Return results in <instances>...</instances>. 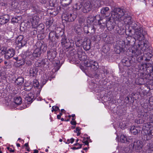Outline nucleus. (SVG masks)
Wrapping results in <instances>:
<instances>
[{
  "instance_id": "1",
  "label": "nucleus",
  "mask_w": 153,
  "mask_h": 153,
  "mask_svg": "<svg viewBox=\"0 0 153 153\" xmlns=\"http://www.w3.org/2000/svg\"><path fill=\"white\" fill-rule=\"evenodd\" d=\"M147 45L144 41H140L137 45H134L130 51L129 54L131 55L132 61L136 62H140L143 59V51L146 49Z\"/></svg>"
},
{
  "instance_id": "2",
  "label": "nucleus",
  "mask_w": 153,
  "mask_h": 153,
  "mask_svg": "<svg viewBox=\"0 0 153 153\" xmlns=\"http://www.w3.org/2000/svg\"><path fill=\"white\" fill-rule=\"evenodd\" d=\"M111 17L115 21H123L126 24L130 25L132 22L130 13H124L123 9L114 8L112 12Z\"/></svg>"
},
{
  "instance_id": "3",
  "label": "nucleus",
  "mask_w": 153,
  "mask_h": 153,
  "mask_svg": "<svg viewBox=\"0 0 153 153\" xmlns=\"http://www.w3.org/2000/svg\"><path fill=\"white\" fill-rule=\"evenodd\" d=\"M143 146V143L142 141L136 140L133 143L130 144L128 147L125 148L124 150L126 152L130 153L134 149L137 152H140Z\"/></svg>"
},
{
  "instance_id": "4",
  "label": "nucleus",
  "mask_w": 153,
  "mask_h": 153,
  "mask_svg": "<svg viewBox=\"0 0 153 153\" xmlns=\"http://www.w3.org/2000/svg\"><path fill=\"white\" fill-rule=\"evenodd\" d=\"M94 20H97L98 21V23L99 25H102V26L103 27H105L106 26L108 28V27H110L111 29H113L114 27L112 25H111L110 26H108V22H107V20L105 19H100V16L99 15H97L93 18Z\"/></svg>"
},
{
  "instance_id": "5",
  "label": "nucleus",
  "mask_w": 153,
  "mask_h": 153,
  "mask_svg": "<svg viewBox=\"0 0 153 153\" xmlns=\"http://www.w3.org/2000/svg\"><path fill=\"white\" fill-rule=\"evenodd\" d=\"M85 65L87 67L90 68H91L96 70L99 68L97 62L95 61L89 60L86 61L85 62Z\"/></svg>"
},
{
  "instance_id": "6",
  "label": "nucleus",
  "mask_w": 153,
  "mask_h": 153,
  "mask_svg": "<svg viewBox=\"0 0 153 153\" xmlns=\"http://www.w3.org/2000/svg\"><path fill=\"white\" fill-rule=\"evenodd\" d=\"M143 132L144 140H149L151 139L152 137L153 136V132H152V131H151L150 130H149L145 128H144Z\"/></svg>"
},
{
  "instance_id": "7",
  "label": "nucleus",
  "mask_w": 153,
  "mask_h": 153,
  "mask_svg": "<svg viewBox=\"0 0 153 153\" xmlns=\"http://www.w3.org/2000/svg\"><path fill=\"white\" fill-rule=\"evenodd\" d=\"M63 16L65 18V21L68 22L74 21L77 16L76 13H65L63 15Z\"/></svg>"
},
{
  "instance_id": "8",
  "label": "nucleus",
  "mask_w": 153,
  "mask_h": 153,
  "mask_svg": "<svg viewBox=\"0 0 153 153\" xmlns=\"http://www.w3.org/2000/svg\"><path fill=\"white\" fill-rule=\"evenodd\" d=\"M82 11L84 13H87L90 11L92 7L90 1H85L82 5Z\"/></svg>"
},
{
  "instance_id": "9",
  "label": "nucleus",
  "mask_w": 153,
  "mask_h": 153,
  "mask_svg": "<svg viewBox=\"0 0 153 153\" xmlns=\"http://www.w3.org/2000/svg\"><path fill=\"white\" fill-rule=\"evenodd\" d=\"M57 52L55 49H51L47 52V57L49 60H52L56 56Z\"/></svg>"
},
{
  "instance_id": "10",
  "label": "nucleus",
  "mask_w": 153,
  "mask_h": 153,
  "mask_svg": "<svg viewBox=\"0 0 153 153\" xmlns=\"http://www.w3.org/2000/svg\"><path fill=\"white\" fill-rule=\"evenodd\" d=\"M153 152V144L148 143L142 150V153H152Z\"/></svg>"
},
{
  "instance_id": "11",
  "label": "nucleus",
  "mask_w": 153,
  "mask_h": 153,
  "mask_svg": "<svg viewBox=\"0 0 153 153\" xmlns=\"http://www.w3.org/2000/svg\"><path fill=\"white\" fill-rule=\"evenodd\" d=\"M133 139L132 137H127L125 135L122 134L120 137V141L123 143H126L132 141Z\"/></svg>"
},
{
  "instance_id": "12",
  "label": "nucleus",
  "mask_w": 153,
  "mask_h": 153,
  "mask_svg": "<svg viewBox=\"0 0 153 153\" xmlns=\"http://www.w3.org/2000/svg\"><path fill=\"white\" fill-rule=\"evenodd\" d=\"M77 53L79 59L81 61H84V64L85 61L90 59H87V56L86 55L85 52H82L80 51H78Z\"/></svg>"
},
{
  "instance_id": "13",
  "label": "nucleus",
  "mask_w": 153,
  "mask_h": 153,
  "mask_svg": "<svg viewBox=\"0 0 153 153\" xmlns=\"http://www.w3.org/2000/svg\"><path fill=\"white\" fill-rule=\"evenodd\" d=\"M143 36L142 33L141 31L140 30H136L135 33V39L136 40H139L140 41H144V40H142L143 39Z\"/></svg>"
},
{
  "instance_id": "14",
  "label": "nucleus",
  "mask_w": 153,
  "mask_h": 153,
  "mask_svg": "<svg viewBox=\"0 0 153 153\" xmlns=\"http://www.w3.org/2000/svg\"><path fill=\"white\" fill-rule=\"evenodd\" d=\"M15 54L14 50L13 49L10 48L6 51L5 55V58L7 59H9L13 57Z\"/></svg>"
},
{
  "instance_id": "15",
  "label": "nucleus",
  "mask_w": 153,
  "mask_h": 153,
  "mask_svg": "<svg viewBox=\"0 0 153 153\" xmlns=\"http://www.w3.org/2000/svg\"><path fill=\"white\" fill-rule=\"evenodd\" d=\"M39 51V49H36L34 51V52L32 55L31 54L29 55V57H26L27 59V60L28 59V58H29V57H30V58H31V60H32L34 59L35 58H36L39 56L40 55V53Z\"/></svg>"
},
{
  "instance_id": "16",
  "label": "nucleus",
  "mask_w": 153,
  "mask_h": 153,
  "mask_svg": "<svg viewBox=\"0 0 153 153\" xmlns=\"http://www.w3.org/2000/svg\"><path fill=\"white\" fill-rule=\"evenodd\" d=\"M9 16L8 14H6L0 17V24H4L8 22Z\"/></svg>"
},
{
  "instance_id": "17",
  "label": "nucleus",
  "mask_w": 153,
  "mask_h": 153,
  "mask_svg": "<svg viewBox=\"0 0 153 153\" xmlns=\"http://www.w3.org/2000/svg\"><path fill=\"white\" fill-rule=\"evenodd\" d=\"M39 17L36 15H33L32 16L30 21L33 26L38 25L39 24Z\"/></svg>"
},
{
  "instance_id": "18",
  "label": "nucleus",
  "mask_w": 153,
  "mask_h": 153,
  "mask_svg": "<svg viewBox=\"0 0 153 153\" xmlns=\"http://www.w3.org/2000/svg\"><path fill=\"white\" fill-rule=\"evenodd\" d=\"M122 63L123 66L128 67L131 65L133 62H132L131 59V60L127 58L123 59L122 60Z\"/></svg>"
},
{
  "instance_id": "19",
  "label": "nucleus",
  "mask_w": 153,
  "mask_h": 153,
  "mask_svg": "<svg viewBox=\"0 0 153 153\" xmlns=\"http://www.w3.org/2000/svg\"><path fill=\"white\" fill-rule=\"evenodd\" d=\"M32 94L30 93L28 94H26L23 96L25 100L29 103H31L32 102V100L34 98L33 95H32Z\"/></svg>"
},
{
  "instance_id": "20",
  "label": "nucleus",
  "mask_w": 153,
  "mask_h": 153,
  "mask_svg": "<svg viewBox=\"0 0 153 153\" xmlns=\"http://www.w3.org/2000/svg\"><path fill=\"white\" fill-rule=\"evenodd\" d=\"M152 119L153 118V115H152L150 117ZM151 121L153 122V120ZM149 130H150L151 131L153 132V122L148 123L145 124V127H144Z\"/></svg>"
},
{
  "instance_id": "21",
  "label": "nucleus",
  "mask_w": 153,
  "mask_h": 153,
  "mask_svg": "<svg viewBox=\"0 0 153 153\" xmlns=\"http://www.w3.org/2000/svg\"><path fill=\"white\" fill-rule=\"evenodd\" d=\"M91 42L90 40L87 39L84 41L83 43V48L86 51L89 50L90 48Z\"/></svg>"
},
{
  "instance_id": "22",
  "label": "nucleus",
  "mask_w": 153,
  "mask_h": 153,
  "mask_svg": "<svg viewBox=\"0 0 153 153\" xmlns=\"http://www.w3.org/2000/svg\"><path fill=\"white\" fill-rule=\"evenodd\" d=\"M140 128L138 127L132 126L130 131L134 135H136L139 133L140 131Z\"/></svg>"
},
{
  "instance_id": "23",
  "label": "nucleus",
  "mask_w": 153,
  "mask_h": 153,
  "mask_svg": "<svg viewBox=\"0 0 153 153\" xmlns=\"http://www.w3.org/2000/svg\"><path fill=\"white\" fill-rule=\"evenodd\" d=\"M92 6H94V7H98L100 6V0H91L90 1Z\"/></svg>"
},
{
  "instance_id": "24",
  "label": "nucleus",
  "mask_w": 153,
  "mask_h": 153,
  "mask_svg": "<svg viewBox=\"0 0 153 153\" xmlns=\"http://www.w3.org/2000/svg\"><path fill=\"white\" fill-rule=\"evenodd\" d=\"M61 44L64 47L68 46V45H67L68 42L67 41V39L66 36L65 35H61Z\"/></svg>"
},
{
  "instance_id": "25",
  "label": "nucleus",
  "mask_w": 153,
  "mask_h": 153,
  "mask_svg": "<svg viewBox=\"0 0 153 153\" xmlns=\"http://www.w3.org/2000/svg\"><path fill=\"white\" fill-rule=\"evenodd\" d=\"M37 70L36 68H32L30 69V76H35L37 73Z\"/></svg>"
},
{
  "instance_id": "26",
  "label": "nucleus",
  "mask_w": 153,
  "mask_h": 153,
  "mask_svg": "<svg viewBox=\"0 0 153 153\" xmlns=\"http://www.w3.org/2000/svg\"><path fill=\"white\" fill-rule=\"evenodd\" d=\"M24 78L22 77L18 78L15 81L16 83L18 85L21 86L24 82Z\"/></svg>"
},
{
  "instance_id": "27",
  "label": "nucleus",
  "mask_w": 153,
  "mask_h": 153,
  "mask_svg": "<svg viewBox=\"0 0 153 153\" xmlns=\"http://www.w3.org/2000/svg\"><path fill=\"white\" fill-rule=\"evenodd\" d=\"M14 102L17 105L21 104L22 102V99L20 97H16L14 99Z\"/></svg>"
},
{
  "instance_id": "28",
  "label": "nucleus",
  "mask_w": 153,
  "mask_h": 153,
  "mask_svg": "<svg viewBox=\"0 0 153 153\" xmlns=\"http://www.w3.org/2000/svg\"><path fill=\"white\" fill-rule=\"evenodd\" d=\"M147 64L146 63L141 64L139 65V68L140 70L141 71H147L146 70L149 67L147 68Z\"/></svg>"
},
{
  "instance_id": "29",
  "label": "nucleus",
  "mask_w": 153,
  "mask_h": 153,
  "mask_svg": "<svg viewBox=\"0 0 153 153\" xmlns=\"http://www.w3.org/2000/svg\"><path fill=\"white\" fill-rule=\"evenodd\" d=\"M23 39V37L22 35H20L17 39L19 43H20L21 45L23 46H24L26 43L24 41Z\"/></svg>"
},
{
  "instance_id": "30",
  "label": "nucleus",
  "mask_w": 153,
  "mask_h": 153,
  "mask_svg": "<svg viewBox=\"0 0 153 153\" xmlns=\"http://www.w3.org/2000/svg\"><path fill=\"white\" fill-rule=\"evenodd\" d=\"M129 25L132 27L133 29L135 30H138L139 28L138 25L135 22L133 21L131 23L130 25Z\"/></svg>"
},
{
  "instance_id": "31",
  "label": "nucleus",
  "mask_w": 153,
  "mask_h": 153,
  "mask_svg": "<svg viewBox=\"0 0 153 153\" xmlns=\"http://www.w3.org/2000/svg\"><path fill=\"white\" fill-rule=\"evenodd\" d=\"M146 70L149 76L153 78V67L152 66L149 67Z\"/></svg>"
},
{
  "instance_id": "32",
  "label": "nucleus",
  "mask_w": 153,
  "mask_h": 153,
  "mask_svg": "<svg viewBox=\"0 0 153 153\" xmlns=\"http://www.w3.org/2000/svg\"><path fill=\"white\" fill-rule=\"evenodd\" d=\"M81 7V4L79 3H76L73 6V9L75 10H79Z\"/></svg>"
},
{
  "instance_id": "33",
  "label": "nucleus",
  "mask_w": 153,
  "mask_h": 153,
  "mask_svg": "<svg viewBox=\"0 0 153 153\" xmlns=\"http://www.w3.org/2000/svg\"><path fill=\"white\" fill-rule=\"evenodd\" d=\"M56 34L55 33L54 31H51L49 35V38L50 39L53 41V38L54 36H55Z\"/></svg>"
},
{
  "instance_id": "34",
  "label": "nucleus",
  "mask_w": 153,
  "mask_h": 153,
  "mask_svg": "<svg viewBox=\"0 0 153 153\" xmlns=\"http://www.w3.org/2000/svg\"><path fill=\"white\" fill-rule=\"evenodd\" d=\"M109 10L108 7H103L101 10V13L102 14H105Z\"/></svg>"
},
{
  "instance_id": "35",
  "label": "nucleus",
  "mask_w": 153,
  "mask_h": 153,
  "mask_svg": "<svg viewBox=\"0 0 153 153\" xmlns=\"http://www.w3.org/2000/svg\"><path fill=\"white\" fill-rule=\"evenodd\" d=\"M130 42H128L127 44H125L124 47L123 46H122V47L121 48H120V51L122 50H125L126 49H127V48H129V46H130ZM124 43L126 44V43L124 42Z\"/></svg>"
},
{
  "instance_id": "36",
  "label": "nucleus",
  "mask_w": 153,
  "mask_h": 153,
  "mask_svg": "<svg viewBox=\"0 0 153 153\" xmlns=\"http://www.w3.org/2000/svg\"><path fill=\"white\" fill-rule=\"evenodd\" d=\"M41 62L40 60H38L35 62V65L36 67H42Z\"/></svg>"
},
{
  "instance_id": "37",
  "label": "nucleus",
  "mask_w": 153,
  "mask_h": 153,
  "mask_svg": "<svg viewBox=\"0 0 153 153\" xmlns=\"http://www.w3.org/2000/svg\"><path fill=\"white\" fill-rule=\"evenodd\" d=\"M53 20H49L46 22V24L47 26H50L53 22Z\"/></svg>"
},
{
  "instance_id": "38",
  "label": "nucleus",
  "mask_w": 153,
  "mask_h": 153,
  "mask_svg": "<svg viewBox=\"0 0 153 153\" xmlns=\"http://www.w3.org/2000/svg\"><path fill=\"white\" fill-rule=\"evenodd\" d=\"M65 2V4L66 6H68L72 2V0H63Z\"/></svg>"
},
{
  "instance_id": "39",
  "label": "nucleus",
  "mask_w": 153,
  "mask_h": 153,
  "mask_svg": "<svg viewBox=\"0 0 153 153\" xmlns=\"http://www.w3.org/2000/svg\"><path fill=\"white\" fill-rule=\"evenodd\" d=\"M58 110H59V107L57 106H53L52 107V112L54 111H56Z\"/></svg>"
},
{
  "instance_id": "40",
  "label": "nucleus",
  "mask_w": 153,
  "mask_h": 153,
  "mask_svg": "<svg viewBox=\"0 0 153 153\" xmlns=\"http://www.w3.org/2000/svg\"><path fill=\"white\" fill-rule=\"evenodd\" d=\"M33 85L34 86L37 87L39 86V83L37 80H35L33 81Z\"/></svg>"
},
{
  "instance_id": "41",
  "label": "nucleus",
  "mask_w": 153,
  "mask_h": 153,
  "mask_svg": "<svg viewBox=\"0 0 153 153\" xmlns=\"http://www.w3.org/2000/svg\"><path fill=\"white\" fill-rule=\"evenodd\" d=\"M61 35H64L63 32H60V34L58 35H57V34H56L55 35V36L56 39H59L60 37H61Z\"/></svg>"
},
{
  "instance_id": "42",
  "label": "nucleus",
  "mask_w": 153,
  "mask_h": 153,
  "mask_svg": "<svg viewBox=\"0 0 153 153\" xmlns=\"http://www.w3.org/2000/svg\"><path fill=\"white\" fill-rule=\"evenodd\" d=\"M74 139L73 138H72L70 139H68L67 140V143L68 144L69 143H72L74 142Z\"/></svg>"
},
{
  "instance_id": "43",
  "label": "nucleus",
  "mask_w": 153,
  "mask_h": 153,
  "mask_svg": "<svg viewBox=\"0 0 153 153\" xmlns=\"http://www.w3.org/2000/svg\"><path fill=\"white\" fill-rule=\"evenodd\" d=\"M49 1V0H40V2L42 4H45Z\"/></svg>"
},
{
  "instance_id": "44",
  "label": "nucleus",
  "mask_w": 153,
  "mask_h": 153,
  "mask_svg": "<svg viewBox=\"0 0 153 153\" xmlns=\"http://www.w3.org/2000/svg\"><path fill=\"white\" fill-rule=\"evenodd\" d=\"M146 55H144V57H143V58L142 59L145 58V60L146 61H148L149 60L150 58L148 57L147 58V57H146Z\"/></svg>"
},
{
  "instance_id": "45",
  "label": "nucleus",
  "mask_w": 153,
  "mask_h": 153,
  "mask_svg": "<svg viewBox=\"0 0 153 153\" xmlns=\"http://www.w3.org/2000/svg\"><path fill=\"white\" fill-rule=\"evenodd\" d=\"M41 64H42V66H44L46 64L45 61V59H42L41 60Z\"/></svg>"
},
{
  "instance_id": "46",
  "label": "nucleus",
  "mask_w": 153,
  "mask_h": 153,
  "mask_svg": "<svg viewBox=\"0 0 153 153\" xmlns=\"http://www.w3.org/2000/svg\"><path fill=\"white\" fill-rule=\"evenodd\" d=\"M26 64L28 65H30L32 64V62L31 60L27 61L26 62Z\"/></svg>"
},
{
  "instance_id": "47",
  "label": "nucleus",
  "mask_w": 153,
  "mask_h": 153,
  "mask_svg": "<svg viewBox=\"0 0 153 153\" xmlns=\"http://www.w3.org/2000/svg\"><path fill=\"white\" fill-rule=\"evenodd\" d=\"M82 144H79V148H76V147H73V149H77L80 148H81L82 147Z\"/></svg>"
},
{
  "instance_id": "48",
  "label": "nucleus",
  "mask_w": 153,
  "mask_h": 153,
  "mask_svg": "<svg viewBox=\"0 0 153 153\" xmlns=\"http://www.w3.org/2000/svg\"><path fill=\"white\" fill-rule=\"evenodd\" d=\"M71 123L72 125H76V122L75 121H71Z\"/></svg>"
},
{
  "instance_id": "49",
  "label": "nucleus",
  "mask_w": 153,
  "mask_h": 153,
  "mask_svg": "<svg viewBox=\"0 0 153 153\" xmlns=\"http://www.w3.org/2000/svg\"><path fill=\"white\" fill-rule=\"evenodd\" d=\"M80 129H79V127H77L75 130H74V132H79V131H80Z\"/></svg>"
},
{
  "instance_id": "50",
  "label": "nucleus",
  "mask_w": 153,
  "mask_h": 153,
  "mask_svg": "<svg viewBox=\"0 0 153 153\" xmlns=\"http://www.w3.org/2000/svg\"><path fill=\"white\" fill-rule=\"evenodd\" d=\"M82 142L84 143L85 145H88L89 143L88 142L87 140L85 141H82Z\"/></svg>"
},
{
  "instance_id": "51",
  "label": "nucleus",
  "mask_w": 153,
  "mask_h": 153,
  "mask_svg": "<svg viewBox=\"0 0 153 153\" xmlns=\"http://www.w3.org/2000/svg\"><path fill=\"white\" fill-rule=\"evenodd\" d=\"M60 68V66H56L55 67V71L56 70V71H58L59 70V69Z\"/></svg>"
},
{
  "instance_id": "52",
  "label": "nucleus",
  "mask_w": 153,
  "mask_h": 153,
  "mask_svg": "<svg viewBox=\"0 0 153 153\" xmlns=\"http://www.w3.org/2000/svg\"><path fill=\"white\" fill-rule=\"evenodd\" d=\"M9 151L11 152H14V150L12 149L11 148H9Z\"/></svg>"
},
{
  "instance_id": "53",
  "label": "nucleus",
  "mask_w": 153,
  "mask_h": 153,
  "mask_svg": "<svg viewBox=\"0 0 153 153\" xmlns=\"http://www.w3.org/2000/svg\"><path fill=\"white\" fill-rule=\"evenodd\" d=\"M39 151L36 149L34 150V152L33 153H38Z\"/></svg>"
},
{
  "instance_id": "54",
  "label": "nucleus",
  "mask_w": 153,
  "mask_h": 153,
  "mask_svg": "<svg viewBox=\"0 0 153 153\" xmlns=\"http://www.w3.org/2000/svg\"><path fill=\"white\" fill-rule=\"evenodd\" d=\"M25 146L26 147H28L29 146L28 143H26L25 144Z\"/></svg>"
},
{
  "instance_id": "55",
  "label": "nucleus",
  "mask_w": 153,
  "mask_h": 153,
  "mask_svg": "<svg viewBox=\"0 0 153 153\" xmlns=\"http://www.w3.org/2000/svg\"><path fill=\"white\" fill-rule=\"evenodd\" d=\"M29 87H30L29 89H27V88H25V90L26 89V90H30V89H31V86H29Z\"/></svg>"
},
{
  "instance_id": "56",
  "label": "nucleus",
  "mask_w": 153,
  "mask_h": 153,
  "mask_svg": "<svg viewBox=\"0 0 153 153\" xmlns=\"http://www.w3.org/2000/svg\"><path fill=\"white\" fill-rule=\"evenodd\" d=\"M57 118L58 119H59L61 118V116H60V115H57Z\"/></svg>"
},
{
  "instance_id": "57",
  "label": "nucleus",
  "mask_w": 153,
  "mask_h": 153,
  "mask_svg": "<svg viewBox=\"0 0 153 153\" xmlns=\"http://www.w3.org/2000/svg\"><path fill=\"white\" fill-rule=\"evenodd\" d=\"M47 80H47L45 79V81H44L43 82V83L44 84H45V83L47 82Z\"/></svg>"
},
{
  "instance_id": "58",
  "label": "nucleus",
  "mask_w": 153,
  "mask_h": 153,
  "mask_svg": "<svg viewBox=\"0 0 153 153\" xmlns=\"http://www.w3.org/2000/svg\"><path fill=\"white\" fill-rule=\"evenodd\" d=\"M126 99L128 102L129 100V98L128 97H126Z\"/></svg>"
},
{
  "instance_id": "59",
  "label": "nucleus",
  "mask_w": 153,
  "mask_h": 153,
  "mask_svg": "<svg viewBox=\"0 0 153 153\" xmlns=\"http://www.w3.org/2000/svg\"><path fill=\"white\" fill-rule=\"evenodd\" d=\"M26 149H27V151H28V152H29L30 151V148L28 147L27 148H26Z\"/></svg>"
},
{
  "instance_id": "60",
  "label": "nucleus",
  "mask_w": 153,
  "mask_h": 153,
  "mask_svg": "<svg viewBox=\"0 0 153 153\" xmlns=\"http://www.w3.org/2000/svg\"><path fill=\"white\" fill-rule=\"evenodd\" d=\"M76 133H77V136H79L80 135V133L79 132H76Z\"/></svg>"
},
{
  "instance_id": "61",
  "label": "nucleus",
  "mask_w": 153,
  "mask_h": 153,
  "mask_svg": "<svg viewBox=\"0 0 153 153\" xmlns=\"http://www.w3.org/2000/svg\"><path fill=\"white\" fill-rule=\"evenodd\" d=\"M16 146L18 147H19L20 146V145L19 143H17L16 144Z\"/></svg>"
},
{
  "instance_id": "62",
  "label": "nucleus",
  "mask_w": 153,
  "mask_h": 153,
  "mask_svg": "<svg viewBox=\"0 0 153 153\" xmlns=\"http://www.w3.org/2000/svg\"><path fill=\"white\" fill-rule=\"evenodd\" d=\"M14 59H15V60L16 61H17L18 60V57H16V58H14Z\"/></svg>"
},
{
  "instance_id": "63",
  "label": "nucleus",
  "mask_w": 153,
  "mask_h": 153,
  "mask_svg": "<svg viewBox=\"0 0 153 153\" xmlns=\"http://www.w3.org/2000/svg\"><path fill=\"white\" fill-rule=\"evenodd\" d=\"M88 149V148L87 147H85L83 149V150H85L86 151Z\"/></svg>"
},
{
  "instance_id": "64",
  "label": "nucleus",
  "mask_w": 153,
  "mask_h": 153,
  "mask_svg": "<svg viewBox=\"0 0 153 153\" xmlns=\"http://www.w3.org/2000/svg\"><path fill=\"white\" fill-rule=\"evenodd\" d=\"M71 116L73 117L74 118L75 116V115L74 114H72L71 115Z\"/></svg>"
}]
</instances>
